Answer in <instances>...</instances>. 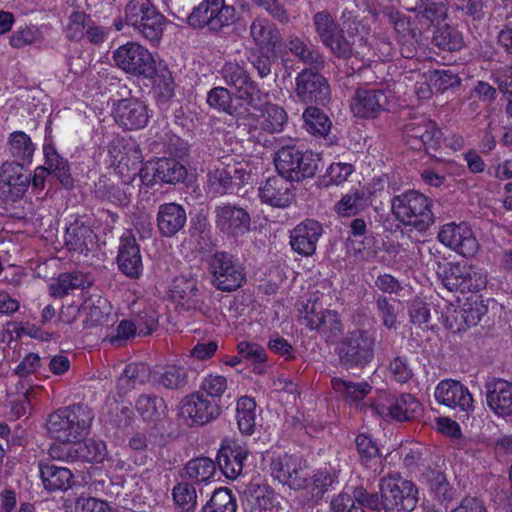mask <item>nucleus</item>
Returning <instances> with one entry per match:
<instances>
[{
    "mask_svg": "<svg viewBox=\"0 0 512 512\" xmlns=\"http://www.w3.org/2000/svg\"><path fill=\"white\" fill-rule=\"evenodd\" d=\"M274 479L295 491L307 490L314 501H319L332 486L333 476L322 470L309 473L306 461L301 457L284 454L274 458L270 465Z\"/></svg>",
    "mask_w": 512,
    "mask_h": 512,
    "instance_id": "1",
    "label": "nucleus"
},
{
    "mask_svg": "<svg viewBox=\"0 0 512 512\" xmlns=\"http://www.w3.org/2000/svg\"><path fill=\"white\" fill-rule=\"evenodd\" d=\"M469 271H471V265L447 263L441 268L438 275L447 290L464 293Z\"/></svg>",
    "mask_w": 512,
    "mask_h": 512,
    "instance_id": "41",
    "label": "nucleus"
},
{
    "mask_svg": "<svg viewBox=\"0 0 512 512\" xmlns=\"http://www.w3.org/2000/svg\"><path fill=\"white\" fill-rule=\"evenodd\" d=\"M125 19L134 31L152 44L161 40L166 18L151 0H130L125 8Z\"/></svg>",
    "mask_w": 512,
    "mask_h": 512,
    "instance_id": "6",
    "label": "nucleus"
},
{
    "mask_svg": "<svg viewBox=\"0 0 512 512\" xmlns=\"http://www.w3.org/2000/svg\"><path fill=\"white\" fill-rule=\"evenodd\" d=\"M361 492L369 493L362 486L355 487L351 494L346 491L339 493L330 502L331 510L333 512H350V507L355 501L366 504V498L362 496Z\"/></svg>",
    "mask_w": 512,
    "mask_h": 512,
    "instance_id": "56",
    "label": "nucleus"
},
{
    "mask_svg": "<svg viewBox=\"0 0 512 512\" xmlns=\"http://www.w3.org/2000/svg\"><path fill=\"white\" fill-rule=\"evenodd\" d=\"M38 468L46 490L66 491L72 487L74 475L70 469L57 466L50 461H40Z\"/></svg>",
    "mask_w": 512,
    "mask_h": 512,
    "instance_id": "30",
    "label": "nucleus"
},
{
    "mask_svg": "<svg viewBox=\"0 0 512 512\" xmlns=\"http://www.w3.org/2000/svg\"><path fill=\"white\" fill-rule=\"evenodd\" d=\"M237 502L232 491L226 487L216 489L209 501L202 507V512H236Z\"/></svg>",
    "mask_w": 512,
    "mask_h": 512,
    "instance_id": "48",
    "label": "nucleus"
},
{
    "mask_svg": "<svg viewBox=\"0 0 512 512\" xmlns=\"http://www.w3.org/2000/svg\"><path fill=\"white\" fill-rule=\"evenodd\" d=\"M94 419L92 410L83 404L58 409L47 421L50 436L62 443H72L83 437Z\"/></svg>",
    "mask_w": 512,
    "mask_h": 512,
    "instance_id": "4",
    "label": "nucleus"
},
{
    "mask_svg": "<svg viewBox=\"0 0 512 512\" xmlns=\"http://www.w3.org/2000/svg\"><path fill=\"white\" fill-rule=\"evenodd\" d=\"M343 329L339 314L332 310H326L317 331L326 338V341L333 343L343 333Z\"/></svg>",
    "mask_w": 512,
    "mask_h": 512,
    "instance_id": "54",
    "label": "nucleus"
},
{
    "mask_svg": "<svg viewBox=\"0 0 512 512\" xmlns=\"http://www.w3.org/2000/svg\"><path fill=\"white\" fill-rule=\"evenodd\" d=\"M117 264L119 270L131 279L140 277L143 271L142 256L134 234L127 230L120 237Z\"/></svg>",
    "mask_w": 512,
    "mask_h": 512,
    "instance_id": "23",
    "label": "nucleus"
},
{
    "mask_svg": "<svg viewBox=\"0 0 512 512\" xmlns=\"http://www.w3.org/2000/svg\"><path fill=\"white\" fill-rule=\"evenodd\" d=\"M303 119L307 131L319 136H326L332 126L329 117L315 106H310L305 109Z\"/></svg>",
    "mask_w": 512,
    "mask_h": 512,
    "instance_id": "49",
    "label": "nucleus"
},
{
    "mask_svg": "<svg viewBox=\"0 0 512 512\" xmlns=\"http://www.w3.org/2000/svg\"><path fill=\"white\" fill-rule=\"evenodd\" d=\"M207 103L210 107L226 112L239 120H249L250 115L249 107L245 104L233 105L232 96L228 89L224 87H214L208 92Z\"/></svg>",
    "mask_w": 512,
    "mask_h": 512,
    "instance_id": "34",
    "label": "nucleus"
},
{
    "mask_svg": "<svg viewBox=\"0 0 512 512\" xmlns=\"http://www.w3.org/2000/svg\"><path fill=\"white\" fill-rule=\"evenodd\" d=\"M355 37L348 31L346 35L341 28L324 46L329 49L332 55L339 59H349L358 55L355 50Z\"/></svg>",
    "mask_w": 512,
    "mask_h": 512,
    "instance_id": "46",
    "label": "nucleus"
},
{
    "mask_svg": "<svg viewBox=\"0 0 512 512\" xmlns=\"http://www.w3.org/2000/svg\"><path fill=\"white\" fill-rule=\"evenodd\" d=\"M323 229L319 222L307 219L290 231V245L293 251L303 256H311Z\"/></svg>",
    "mask_w": 512,
    "mask_h": 512,
    "instance_id": "25",
    "label": "nucleus"
},
{
    "mask_svg": "<svg viewBox=\"0 0 512 512\" xmlns=\"http://www.w3.org/2000/svg\"><path fill=\"white\" fill-rule=\"evenodd\" d=\"M125 149L123 141L120 140L113 141L109 146L112 164L116 165L119 173L123 174L124 170H132V174L128 175V180H124L125 183L133 181L136 176H139L141 183L147 186L159 181L154 170L150 168H154V162H147L144 166H141L139 151L136 149L130 150L132 155H129L128 152L123 151Z\"/></svg>",
    "mask_w": 512,
    "mask_h": 512,
    "instance_id": "13",
    "label": "nucleus"
},
{
    "mask_svg": "<svg viewBox=\"0 0 512 512\" xmlns=\"http://www.w3.org/2000/svg\"><path fill=\"white\" fill-rule=\"evenodd\" d=\"M116 67L125 73L151 78L156 71V62L151 52L138 42L128 41L113 51Z\"/></svg>",
    "mask_w": 512,
    "mask_h": 512,
    "instance_id": "8",
    "label": "nucleus"
},
{
    "mask_svg": "<svg viewBox=\"0 0 512 512\" xmlns=\"http://www.w3.org/2000/svg\"><path fill=\"white\" fill-rule=\"evenodd\" d=\"M90 286V282L81 273H62L56 282L50 285L51 295L64 297L75 289H84Z\"/></svg>",
    "mask_w": 512,
    "mask_h": 512,
    "instance_id": "45",
    "label": "nucleus"
},
{
    "mask_svg": "<svg viewBox=\"0 0 512 512\" xmlns=\"http://www.w3.org/2000/svg\"><path fill=\"white\" fill-rule=\"evenodd\" d=\"M422 480L441 504H448L453 500L454 490L441 471L427 469L422 474Z\"/></svg>",
    "mask_w": 512,
    "mask_h": 512,
    "instance_id": "42",
    "label": "nucleus"
},
{
    "mask_svg": "<svg viewBox=\"0 0 512 512\" xmlns=\"http://www.w3.org/2000/svg\"><path fill=\"white\" fill-rule=\"evenodd\" d=\"M429 81L433 88L439 92H444L460 84L458 75L453 73L450 69H441L431 72Z\"/></svg>",
    "mask_w": 512,
    "mask_h": 512,
    "instance_id": "61",
    "label": "nucleus"
},
{
    "mask_svg": "<svg viewBox=\"0 0 512 512\" xmlns=\"http://www.w3.org/2000/svg\"><path fill=\"white\" fill-rule=\"evenodd\" d=\"M216 227L231 236L243 235L250 230L251 218L242 207L230 203L215 207Z\"/></svg>",
    "mask_w": 512,
    "mask_h": 512,
    "instance_id": "20",
    "label": "nucleus"
},
{
    "mask_svg": "<svg viewBox=\"0 0 512 512\" xmlns=\"http://www.w3.org/2000/svg\"><path fill=\"white\" fill-rule=\"evenodd\" d=\"M436 400L449 408L469 410L473 405V398L468 389L456 380H442L435 389Z\"/></svg>",
    "mask_w": 512,
    "mask_h": 512,
    "instance_id": "27",
    "label": "nucleus"
},
{
    "mask_svg": "<svg viewBox=\"0 0 512 512\" xmlns=\"http://www.w3.org/2000/svg\"><path fill=\"white\" fill-rule=\"evenodd\" d=\"M355 444L361 465L375 476L382 474L385 465L377 443L369 435L359 434Z\"/></svg>",
    "mask_w": 512,
    "mask_h": 512,
    "instance_id": "33",
    "label": "nucleus"
},
{
    "mask_svg": "<svg viewBox=\"0 0 512 512\" xmlns=\"http://www.w3.org/2000/svg\"><path fill=\"white\" fill-rule=\"evenodd\" d=\"M227 386V379L224 376L209 374L203 378L198 392H203L207 398H215L217 403H221V397L227 390Z\"/></svg>",
    "mask_w": 512,
    "mask_h": 512,
    "instance_id": "59",
    "label": "nucleus"
},
{
    "mask_svg": "<svg viewBox=\"0 0 512 512\" xmlns=\"http://www.w3.org/2000/svg\"><path fill=\"white\" fill-rule=\"evenodd\" d=\"M313 25L320 41L325 45L333 36L341 30L334 17L327 11H319L313 16Z\"/></svg>",
    "mask_w": 512,
    "mask_h": 512,
    "instance_id": "52",
    "label": "nucleus"
},
{
    "mask_svg": "<svg viewBox=\"0 0 512 512\" xmlns=\"http://www.w3.org/2000/svg\"><path fill=\"white\" fill-rule=\"evenodd\" d=\"M439 241L464 257L474 256L479 249V243L471 227L462 222L460 224L448 223L438 232Z\"/></svg>",
    "mask_w": 512,
    "mask_h": 512,
    "instance_id": "16",
    "label": "nucleus"
},
{
    "mask_svg": "<svg viewBox=\"0 0 512 512\" xmlns=\"http://www.w3.org/2000/svg\"><path fill=\"white\" fill-rule=\"evenodd\" d=\"M371 411L384 419L390 417L396 421H408L421 411L420 402L411 394H402L390 405L375 404Z\"/></svg>",
    "mask_w": 512,
    "mask_h": 512,
    "instance_id": "26",
    "label": "nucleus"
},
{
    "mask_svg": "<svg viewBox=\"0 0 512 512\" xmlns=\"http://www.w3.org/2000/svg\"><path fill=\"white\" fill-rule=\"evenodd\" d=\"M150 378L153 380V371L144 363L128 364L122 375L119 377L117 386L120 391L127 393L138 385L147 383Z\"/></svg>",
    "mask_w": 512,
    "mask_h": 512,
    "instance_id": "40",
    "label": "nucleus"
},
{
    "mask_svg": "<svg viewBox=\"0 0 512 512\" xmlns=\"http://www.w3.org/2000/svg\"><path fill=\"white\" fill-rule=\"evenodd\" d=\"M209 271L212 284L220 291H235L246 281L245 269L238 259L227 252H216L211 256Z\"/></svg>",
    "mask_w": 512,
    "mask_h": 512,
    "instance_id": "10",
    "label": "nucleus"
},
{
    "mask_svg": "<svg viewBox=\"0 0 512 512\" xmlns=\"http://www.w3.org/2000/svg\"><path fill=\"white\" fill-rule=\"evenodd\" d=\"M187 221L185 209L177 203H165L159 206L157 226L164 237H172L183 229Z\"/></svg>",
    "mask_w": 512,
    "mask_h": 512,
    "instance_id": "29",
    "label": "nucleus"
},
{
    "mask_svg": "<svg viewBox=\"0 0 512 512\" xmlns=\"http://www.w3.org/2000/svg\"><path fill=\"white\" fill-rule=\"evenodd\" d=\"M165 407L163 398L154 394H142L138 397L135 408L145 420H154L159 410Z\"/></svg>",
    "mask_w": 512,
    "mask_h": 512,
    "instance_id": "58",
    "label": "nucleus"
},
{
    "mask_svg": "<svg viewBox=\"0 0 512 512\" xmlns=\"http://www.w3.org/2000/svg\"><path fill=\"white\" fill-rule=\"evenodd\" d=\"M252 116L249 120H242L243 124L249 126V134L255 138L257 142H261L263 133L274 134L283 131L287 123L288 116L284 108L269 103L265 106L262 114L257 116L250 112Z\"/></svg>",
    "mask_w": 512,
    "mask_h": 512,
    "instance_id": "17",
    "label": "nucleus"
},
{
    "mask_svg": "<svg viewBox=\"0 0 512 512\" xmlns=\"http://www.w3.org/2000/svg\"><path fill=\"white\" fill-rule=\"evenodd\" d=\"M95 239L96 234L90 225L80 219H76L66 229L65 245L70 251L87 253L95 246Z\"/></svg>",
    "mask_w": 512,
    "mask_h": 512,
    "instance_id": "31",
    "label": "nucleus"
},
{
    "mask_svg": "<svg viewBox=\"0 0 512 512\" xmlns=\"http://www.w3.org/2000/svg\"><path fill=\"white\" fill-rule=\"evenodd\" d=\"M112 116L120 127L129 131L142 129L149 121L147 105L133 97L115 101Z\"/></svg>",
    "mask_w": 512,
    "mask_h": 512,
    "instance_id": "18",
    "label": "nucleus"
},
{
    "mask_svg": "<svg viewBox=\"0 0 512 512\" xmlns=\"http://www.w3.org/2000/svg\"><path fill=\"white\" fill-rule=\"evenodd\" d=\"M185 473L188 479L206 482L216 473V464L208 457L192 459L185 465Z\"/></svg>",
    "mask_w": 512,
    "mask_h": 512,
    "instance_id": "51",
    "label": "nucleus"
},
{
    "mask_svg": "<svg viewBox=\"0 0 512 512\" xmlns=\"http://www.w3.org/2000/svg\"><path fill=\"white\" fill-rule=\"evenodd\" d=\"M236 419L239 431L252 435L256 428V402L249 396H242L236 405Z\"/></svg>",
    "mask_w": 512,
    "mask_h": 512,
    "instance_id": "44",
    "label": "nucleus"
},
{
    "mask_svg": "<svg viewBox=\"0 0 512 512\" xmlns=\"http://www.w3.org/2000/svg\"><path fill=\"white\" fill-rule=\"evenodd\" d=\"M433 43L442 50L457 51L463 46V38L456 29L444 26L434 32Z\"/></svg>",
    "mask_w": 512,
    "mask_h": 512,
    "instance_id": "53",
    "label": "nucleus"
},
{
    "mask_svg": "<svg viewBox=\"0 0 512 512\" xmlns=\"http://www.w3.org/2000/svg\"><path fill=\"white\" fill-rule=\"evenodd\" d=\"M248 61L257 71L261 79L267 78L272 74L273 66L276 64L277 57L273 53L264 52L263 49L252 50L248 56Z\"/></svg>",
    "mask_w": 512,
    "mask_h": 512,
    "instance_id": "55",
    "label": "nucleus"
},
{
    "mask_svg": "<svg viewBox=\"0 0 512 512\" xmlns=\"http://www.w3.org/2000/svg\"><path fill=\"white\" fill-rule=\"evenodd\" d=\"M364 194L358 190L353 193L345 194L335 204V211L342 217H350L364 209Z\"/></svg>",
    "mask_w": 512,
    "mask_h": 512,
    "instance_id": "57",
    "label": "nucleus"
},
{
    "mask_svg": "<svg viewBox=\"0 0 512 512\" xmlns=\"http://www.w3.org/2000/svg\"><path fill=\"white\" fill-rule=\"evenodd\" d=\"M262 203L275 208H287L295 198L293 182L282 175L269 177L258 189Z\"/></svg>",
    "mask_w": 512,
    "mask_h": 512,
    "instance_id": "21",
    "label": "nucleus"
},
{
    "mask_svg": "<svg viewBox=\"0 0 512 512\" xmlns=\"http://www.w3.org/2000/svg\"><path fill=\"white\" fill-rule=\"evenodd\" d=\"M487 404L498 416L512 415V383L497 380L487 386Z\"/></svg>",
    "mask_w": 512,
    "mask_h": 512,
    "instance_id": "32",
    "label": "nucleus"
},
{
    "mask_svg": "<svg viewBox=\"0 0 512 512\" xmlns=\"http://www.w3.org/2000/svg\"><path fill=\"white\" fill-rule=\"evenodd\" d=\"M236 19V9L225 0H203L188 16V24L196 29L207 27L220 32Z\"/></svg>",
    "mask_w": 512,
    "mask_h": 512,
    "instance_id": "9",
    "label": "nucleus"
},
{
    "mask_svg": "<svg viewBox=\"0 0 512 512\" xmlns=\"http://www.w3.org/2000/svg\"><path fill=\"white\" fill-rule=\"evenodd\" d=\"M170 297L182 311L198 310L203 304L197 280L184 276L176 277L173 280Z\"/></svg>",
    "mask_w": 512,
    "mask_h": 512,
    "instance_id": "24",
    "label": "nucleus"
},
{
    "mask_svg": "<svg viewBox=\"0 0 512 512\" xmlns=\"http://www.w3.org/2000/svg\"><path fill=\"white\" fill-rule=\"evenodd\" d=\"M250 36L259 49L274 50L281 39L277 27L264 17H257L252 21Z\"/></svg>",
    "mask_w": 512,
    "mask_h": 512,
    "instance_id": "35",
    "label": "nucleus"
},
{
    "mask_svg": "<svg viewBox=\"0 0 512 512\" xmlns=\"http://www.w3.org/2000/svg\"><path fill=\"white\" fill-rule=\"evenodd\" d=\"M221 403L215 398H207L203 392H193L180 402V414L191 420V425L203 426L221 415Z\"/></svg>",
    "mask_w": 512,
    "mask_h": 512,
    "instance_id": "15",
    "label": "nucleus"
},
{
    "mask_svg": "<svg viewBox=\"0 0 512 512\" xmlns=\"http://www.w3.org/2000/svg\"><path fill=\"white\" fill-rule=\"evenodd\" d=\"M331 385L335 392L342 394L353 402L362 400L371 391V386L365 381L352 382L335 377L331 380Z\"/></svg>",
    "mask_w": 512,
    "mask_h": 512,
    "instance_id": "50",
    "label": "nucleus"
},
{
    "mask_svg": "<svg viewBox=\"0 0 512 512\" xmlns=\"http://www.w3.org/2000/svg\"><path fill=\"white\" fill-rule=\"evenodd\" d=\"M286 47L291 54L305 65H308V68H322L325 64L324 57L319 50L308 45L296 35L288 37Z\"/></svg>",
    "mask_w": 512,
    "mask_h": 512,
    "instance_id": "39",
    "label": "nucleus"
},
{
    "mask_svg": "<svg viewBox=\"0 0 512 512\" xmlns=\"http://www.w3.org/2000/svg\"><path fill=\"white\" fill-rule=\"evenodd\" d=\"M319 68H304L295 78L294 93L299 102L306 105H327L331 100L328 80Z\"/></svg>",
    "mask_w": 512,
    "mask_h": 512,
    "instance_id": "11",
    "label": "nucleus"
},
{
    "mask_svg": "<svg viewBox=\"0 0 512 512\" xmlns=\"http://www.w3.org/2000/svg\"><path fill=\"white\" fill-rule=\"evenodd\" d=\"M324 312H326V310H323L317 302H308L303 306V309L300 310L299 318L310 330H317L321 324Z\"/></svg>",
    "mask_w": 512,
    "mask_h": 512,
    "instance_id": "64",
    "label": "nucleus"
},
{
    "mask_svg": "<svg viewBox=\"0 0 512 512\" xmlns=\"http://www.w3.org/2000/svg\"><path fill=\"white\" fill-rule=\"evenodd\" d=\"M388 371L392 379L401 384L407 383L413 377L412 368L405 356L394 357L390 361Z\"/></svg>",
    "mask_w": 512,
    "mask_h": 512,
    "instance_id": "62",
    "label": "nucleus"
},
{
    "mask_svg": "<svg viewBox=\"0 0 512 512\" xmlns=\"http://www.w3.org/2000/svg\"><path fill=\"white\" fill-rule=\"evenodd\" d=\"M30 175L18 161H6L0 166V198L16 201L26 192Z\"/></svg>",
    "mask_w": 512,
    "mask_h": 512,
    "instance_id": "19",
    "label": "nucleus"
},
{
    "mask_svg": "<svg viewBox=\"0 0 512 512\" xmlns=\"http://www.w3.org/2000/svg\"><path fill=\"white\" fill-rule=\"evenodd\" d=\"M247 456L246 447L231 441L221 446L217 455V463L227 478L235 479L242 473Z\"/></svg>",
    "mask_w": 512,
    "mask_h": 512,
    "instance_id": "28",
    "label": "nucleus"
},
{
    "mask_svg": "<svg viewBox=\"0 0 512 512\" xmlns=\"http://www.w3.org/2000/svg\"><path fill=\"white\" fill-rule=\"evenodd\" d=\"M67 456L71 458V461L101 463L107 456V448L102 441L88 439L68 447Z\"/></svg>",
    "mask_w": 512,
    "mask_h": 512,
    "instance_id": "38",
    "label": "nucleus"
},
{
    "mask_svg": "<svg viewBox=\"0 0 512 512\" xmlns=\"http://www.w3.org/2000/svg\"><path fill=\"white\" fill-rule=\"evenodd\" d=\"M35 146L30 137L23 131H15L8 138V151L13 158L22 161H31Z\"/></svg>",
    "mask_w": 512,
    "mask_h": 512,
    "instance_id": "47",
    "label": "nucleus"
},
{
    "mask_svg": "<svg viewBox=\"0 0 512 512\" xmlns=\"http://www.w3.org/2000/svg\"><path fill=\"white\" fill-rule=\"evenodd\" d=\"M245 171L236 165L215 162L208 167L205 189L213 197L233 193L245 180Z\"/></svg>",
    "mask_w": 512,
    "mask_h": 512,
    "instance_id": "14",
    "label": "nucleus"
},
{
    "mask_svg": "<svg viewBox=\"0 0 512 512\" xmlns=\"http://www.w3.org/2000/svg\"><path fill=\"white\" fill-rule=\"evenodd\" d=\"M375 337L366 330L348 332L340 341L337 354L347 369L363 368L374 358Z\"/></svg>",
    "mask_w": 512,
    "mask_h": 512,
    "instance_id": "7",
    "label": "nucleus"
},
{
    "mask_svg": "<svg viewBox=\"0 0 512 512\" xmlns=\"http://www.w3.org/2000/svg\"><path fill=\"white\" fill-rule=\"evenodd\" d=\"M87 19L88 16L82 11L72 12L69 16L66 28L67 38L73 41L82 39L86 32L85 29L88 26Z\"/></svg>",
    "mask_w": 512,
    "mask_h": 512,
    "instance_id": "63",
    "label": "nucleus"
},
{
    "mask_svg": "<svg viewBox=\"0 0 512 512\" xmlns=\"http://www.w3.org/2000/svg\"><path fill=\"white\" fill-rule=\"evenodd\" d=\"M274 164L277 172L292 182L313 178L324 166L320 154L300 149L293 140L277 150Z\"/></svg>",
    "mask_w": 512,
    "mask_h": 512,
    "instance_id": "3",
    "label": "nucleus"
},
{
    "mask_svg": "<svg viewBox=\"0 0 512 512\" xmlns=\"http://www.w3.org/2000/svg\"><path fill=\"white\" fill-rule=\"evenodd\" d=\"M378 493H362L368 509L384 512H412L418 502L415 485L399 475H389L380 480Z\"/></svg>",
    "mask_w": 512,
    "mask_h": 512,
    "instance_id": "2",
    "label": "nucleus"
},
{
    "mask_svg": "<svg viewBox=\"0 0 512 512\" xmlns=\"http://www.w3.org/2000/svg\"><path fill=\"white\" fill-rule=\"evenodd\" d=\"M388 97L384 90L358 88L351 98L350 109L355 117L375 118L385 110Z\"/></svg>",
    "mask_w": 512,
    "mask_h": 512,
    "instance_id": "22",
    "label": "nucleus"
},
{
    "mask_svg": "<svg viewBox=\"0 0 512 512\" xmlns=\"http://www.w3.org/2000/svg\"><path fill=\"white\" fill-rule=\"evenodd\" d=\"M220 75L226 85L235 89L236 98L246 106L256 109L262 105V92L243 66L227 62L222 66Z\"/></svg>",
    "mask_w": 512,
    "mask_h": 512,
    "instance_id": "12",
    "label": "nucleus"
},
{
    "mask_svg": "<svg viewBox=\"0 0 512 512\" xmlns=\"http://www.w3.org/2000/svg\"><path fill=\"white\" fill-rule=\"evenodd\" d=\"M433 201L416 190H409L394 196L391 201L392 212L405 226H411L418 232H426L435 221L432 211Z\"/></svg>",
    "mask_w": 512,
    "mask_h": 512,
    "instance_id": "5",
    "label": "nucleus"
},
{
    "mask_svg": "<svg viewBox=\"0 0 512 512\" xmlns=\"http://www.w3.org/2000/svg\"><path fill=\"white\" fill-rule=\"evenodd\" d=\"M188 384V373L185 367L167 365L153 371V386L167 390H181Z\"/></svg>",
    "mask_w": 512,
    "mask_h": 512,
    "instance_id": "37",
    "label": "nucleus"
},
{
    "mask_svg": "<svg viewBox=\"0 0 512 512\" xmlns=\"http://www.w3.org/2000/svg\"><path fill=\"white\" fill-rule=\"evenodd\" d=\"M44 155L45 167L50 175H53L66 189L72 188L74 186V179L72 178L68 161L59 155L52 144L44 145Z\"/></svg>",
    "mask_w": 512,
    "mask_h": 512,
    "instance_id": "36",
    "label": "nucleus"
},
{
    "mask_svg": "<svg viewBox=\"0 0 512 512\" xmlns=\"http://www.w3.org/2000/svg\"><path fill=\"white\" fill-rule=\"evenodd\" d=\"M150 167L156 173L159 181L167 184H175L183 181L187 175L186 168L173 158H161Z\"/></svg>",
    "mask_w": 512,
    "mask_h": 512,
    "instance_id": "43",
    "label": "nucleus"
},
{
    "mask_svg": "<svg viewBox=\"0 0 512 512\" xmlns=\"http://www.w3.org/2000/svg\"><path fill=\"white\" fill-rule=\"evenodd\" d=\"M172 495L175 503L182 506L187 512L194 509L197 495L193 486L187 483H179L173 488Z\"/></svg>",
    "mask_w": 512,
    "mask_h": 512,
    "instance_id": "60",
    "label": "nucleus"
}]
</instances>
